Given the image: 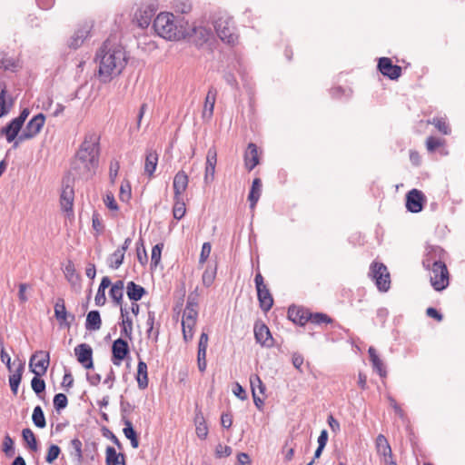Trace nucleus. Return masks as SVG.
<instances>
[{"instance_id": "obj_1", "label": "nucleus", "mask_w": 465, "mask_h": 465, "mask_svg": "<svg viewBox=\"0 0 465 465\" xmlns=\"http://www.w3.org/2000/svg\"><path fill=\"white\" fill-rule=\"evenodd\" d=\"M99 154L100 135L95 132H88L72 162L74 174L81 179L92 178L98 167Z\"/></svg>"}, {"instance_id": "obj_2", "label": "nucleus", "mask_w": 465, "mask_h": 465, "mask_svg": "<svg viewBox=\"0 0 465 465\" xmlns=\"http://www.w3.org/2000/svg\"><path fill=\"white\" fill-rule=\"evenodd\" d=\"M99 62L98 78L101 83H109L121 74L127 64L126 53L120 45L112 44L107 39L96 54Z\"/></svg>"}, {"instance_id": "obj_3", "label": "nucleus", "mask_w": 465, "mask_h": 465, "mask_svg": "<svg viewBox=\"0 0 465 465\" xmlns=\"http://www.w3.org/2000/svg\"><path fill=\"white\" fill-rule=\"evenodd\" d=\"M153 26L158 35L167 40H180L188 35L176 25L172 13H160L153 20Z\"/></svg>"}, {"instance_id": "obj_4", "label": "nucleus", "mask_w": 465, "mask_h": 465, "mask_svg": "<svg viewBox=\"0 0 465 465\" xmlns=\"http://www.w3.org/2000/svg\"><path fill=\"white\" fill-rule=\"evenodd\" d=\"M430 282L436 292L445 290L450 284V273L446 263H439L429 268Z\"/></svg>"}, {"instance_id": "obj_5", "label": "nucleus", "mask_w": 465, "mask_h": 465, "mask_svg": "<svg viewBox=\"0 0 465 465\" xmlns=\"http://www.w3.org/2000/svg\"><path fill=\"white\" fill-rule=\"evenodd\" d=\"M255 288L260 308L262 312H269L273 306V297L264 282L263 276L260 272L254 277Z\"/></svg>"}, {"instance_id": "obj_6", "label": "nucleus", "mask_w": 465, "mask_h": 465, "mask_svg": "<svg viewBox=\"0 0 465 465\" xmlns=\"http://www.w3.org/2000/svg\"><path fill=\"white\" fill-rule=\"evenodd\" d=\"M370 275L375 281L376 286L381 292H387L390 289V273L382 262H372L370 268Z\"/></svg>"}, {"instance_id": "obj_7", "label": "nucleus", "mask_w": 465, "mask_h": 465, "mask_svg": "<svg viewBox=\"0 0 465 465\" xmlns=\"http://www.w3.org/2000/svg\"><path fill=\"white\" fill-rule=\"evenodd\" d=\"M214 28L219 38L225 44L234 45L238 41V35L234 32L232 22L228 19H217Z\"/></svg>"}, {"instance_id": "obj_8", "label": "nucleus", "mask_w": 465, "mask_h": 465, "mask_svg": "<svg viewBox=\"0 0 465 465\" xmlns=\"http://www.w3.org/2000/svg\"><path fill=\"white\" fill-rule=\"evenodd\" d=\"M50 363V354L48 351H37L31 355L29 360V369L36 376H43L46 373Z\"/></svg>"}, {"instance_id": "obj_9", "label": "nucleus", "mask_w": 465, "mask_h": 465, "mask_svg": "<svg viewBox=\"0 0 465 465\" xmlns=\"http://www.w3.org/2000/svg\"><path fill=\"white\" fill-rule=\"evenodd\" d=\"M446 252L443 248L437 245H429L422 259V266L429 268L439 263H445Z\"/></svg>"}, {"instance_id": "obj_10", "label": "nucleus", "mask_w": 465, "mask_h": 465, "mask_svg": "<svg viewBox=\"0 0 465 465\" xmlns=\"http://www.w3.org/2000/svg\"><path fill=\"white\" fill-rule=\"evenodd\" d=\"M45 122V116L44 114L40 113L37 115L34 116L25 125V128L23 130L22 134L18 136V141L23 142L25 140H29L34 138L36 134H38L43 128Z\"/></svg>"}, {"instance_id": "obj_11", "label": "nucleus", "mask_w": 465, "mask_h": 465, "mask_svg": "<svg viewBox=\"0 0 465 465\" xmlns=\"http://www.w3.org/2000/svg\"><path fill=\"white\" fill-rule=\"evenodd\" d=\"M378 71L385 77L391 80H397L402 73L400 65L393 64L389 57H381L377 64Z\"/></svg>"}, {"instance_id": "obj_12", "label": "nucleus", "mask_w": 465, "mask_h": 465, "mask_svg": "<svg viewBox=\"0 0 465 465\" xmlns=\"http://www.w3.org/2000/svg\"><path fill=\"white\" fill-rule=\"evenodd\" d=\"M92 28L93 25L88 22H84V24L80 25L68 40V47L72 49L79 48L84 40L89 36Z\"/></svg>"}, {"instance_id": "obj_13", "label": "nucleus", "mask_w": 465, "mask_h": 465, "mask_svg": "<svg viewBox=\"0 0 465 465\" xmlns=\"http://www.w3.org/2000/svg\"><path fill=\"white\" fill-rule=\"evenodd\" d=\"M54 317L59 322L60 327L70 328L73 322L75 320V316L72 313H68L65 308L64 300L58 298L54 304Z\"/></svg>"}, {"instance_id": "obj_14", "label": "nucleus", "mask_w": 465, "mask_h": 465, "mask_svg": "<svg viewBox=\"0 0 465 465\" xmlns=\"http://www.w3.org/2000/svg\"><path fill=\"white\" fill-rule=\"evenodd\" d=\"M425 196L421 191L412 189L406 194V208L411 213H420L423 209Z\"/></svg>"}, {"instance_id": "obj_15", "label": "nucleus", "mask_w": 465, "mask_h": 465, "mask_svg": "<svg viewBox=\"0 0 465 465\" xmlns=\"http://www.w3.org/2000/svg\"><path fill=\"white\" fill-rule=\"evenodd\" d=\"M130 349L128 342L122 339H116L112 345V362L120 366L122 361H124L129 354Z\"/></svg>"}, {"instance_id": "obj_16", "label": "nucleus", "mask_w": 465, "mask_h": 465, "mask_svg": "<svg viewBox=\"0 0 465 465\" xmlns=\"http://www.w3.org/2000/svg\"><path fill=\"white\" fill-rule=\"evenodd\" d=\"M253 331L256 342L268 348L273 346V338L271 334V331L267 325L262 322L257 321L254 323Z\"/></svg>"}, {"instance_id": "obj_17", "label": "nucleus", "mask_w": 465, "mask_h": 465, "mask_svg": "<svg viewBox=\"0 0 465 465\" xmlns=\"http://www.w3.org/2000/svg\"><path fill=\"white\" fill-rule=\"evenodd\" d=\"M74 353L79 363L85 369L94 368L93 349L87 343H81L74 348Z\"/></svg>"}, {"instance_id": "obj_18", "label": "nucleus", "mask_w": 465, "mask_h": 465, "mask_svg": "<svg viewBox=\"0 0 465 465\" xmlns=\"http://www.w3.org/2000/svg\"><path fill=\"white\" fill-rule=\"evenodd\" d=\"M309 312L304 307L292 305L288 309V319L295 324L304 326L308 322Z\"/></svg>"}, {"instance_id": "obj_19", "label": "nucleus", "mask_w": 465, "mask_h": 465, "mask_svg": "<svg viewBox=\"0 0 465 465\" xmlns=\"http://www.w3.org/2000/svg\"><path fill=\"white\" fill-rule=\"evenodd\" d=\"M156 7L154 5L151 4L144 7H142L135 14L138 25L142 28H146L150 25L152 18L155 15Z\"/></svg>"}, {"instance_id": "obj_20", "label": "nucleus", "mask_w": 465, "mask_h": 465, "mask_svg": "<svg viewBox=\"0 0 465 465\" xmlns=\"http://www.w3.org/2000/svg\"><path fill=\"white\" fill-rule=\"evenodd\" d=\"M188 183L189 177L187 173L183 170L177 172L173 182V196H183L188 187Z\"/></svg>"}, {"instance_id": "obj_21", "label": "nucleus", "mask_w": 465, "mask_h": 465, "mask_svg": "<svg viewBox=\"0 0 465 465\" xmlns=\"http://www.w3.org/2000/svg\"><path fill=\"white\" fill-rule=\"evenodd\" d=\"M74 191L72 185L64 184L60 196L61 208L64 212L73 213Z\"/></svg>"}, {"instance_id": "obj_22", "label": "nucleus", "mask_w": 465, "mask_h": 465, "mask_svg": "<svg viewBox=\"0 0 465 465\" xmlns=\"http://www.w3.org/2000/svg\"><path fill=\"white\" fill-rule=\"evenodd\" d=\"M259 164L258 147L255 143H250L244 153V165L250 172Z\"/></svg>"}, {"instance_id": "obj_23", "label": "nucleus", "mask_w": 465, "mask_h": 465, "mask_svg": "<svg viewBox=\"0 0 465 465\" xmlns=\"http://www.w3.org/2000/svg\"><path fill=\"white\" fill-rule=\"evenodd\" d=\"M217 91L214 87H211L207 93L204 106L203 110V118L211 119L213 114V108L216 100Z\"/></svg>"}, {"instance_id": "obj_24", "label": "nucleus", "mask_w": 465, "mask_h": 465, "mask_svg": "<svg viewBox=\"0 0 465 465\" xmlns=\"http://www.w3.org/2000/svg\"><path fill=\"white\" fill-rule=\"evenodd\" d=\"M25 362L19 361L16 369L13 371L11 375H9V385L12 392L16 395L18 391V387L22 381V376L25 371Z\"/></svg>"}, {"instance_id": "obj_25", "label": "nucleus", "mask_w": 465, "mask_h": 465, "mask_svg": "<svg viewBox=\"0 0 465 465\" xmlns=\"http://www.w3.org/2000/svg\"><path fill=\"white\" fill-rule=\"evenodd\" d=\"M23 124L19 121L13 119L6 126L1 130V134L5 135L7 142H13L21 131Z\"/></svg>"}, {"instance_id": "obj_26", "label": "nucleus", "mask_w": 465, "mask_h": 465, "mask_svg": "<svg viewBox=\"0 0 465 465\" xmlns=\"http://www.w3.org/2000/svg\"><path fill=\"white\" fill-rule=\"evenodd\" d=\"M126 293L131 301L138 302L146 294V290L143 286L131 281L127 282Z\"/></svg>"}, {"instance_id": "obj_27", "label": "nucleus", "mask_w": 465, "mask_h": 465, "mask_svg": "<svg viewBox=\"0 0 465 465\" xmlns=\"http://www.w3.org/2000/svg\"><path fill=\"white\" fill-rule=\"evenodd\" d=\"M262 194V181L255 178L252 181V187L248 195L250 208L254 209Z\"/></svg>"}, {"instance_id": "obj_28", "label": "nucleus", "mask_w": 465, "mask_h": 465, "mask_svg": "<svg viewBox=\"0 0 465 465\" xmlns=\"http://www.w3.org/2000/svg\"><path fill=\"white\" fill-rule=\"evenodd\" d=\"M368 352L373 369L379 373L381 377H386L387 371L385 366L382 361L380 359L379 355L377 354L376 350L373 347H370Z\"/></svg>"}, {"instance_id": "obj_29", "label": "nucleus", "mask_w": 465, "mask_h": 465, "mask_svg": "<svg viewBox=\"0 0 465 465\" xmlns=\"http://www.w3.org/2000/svg\"><path fill=\"white\" fill-rule=\"evenodd\" d=\"M158 163V153L154 150H147L144 163V172L152 176Z\"/></svg>"}, {"instance_id": "obj_30", "label": "nucleus", "mask_w": 465, "mask_h": 465, "mask_svg": "<svg viewBox=\"0 0 465 465\" xmlns=\"http://www.w3.org/2000/svg\"><path fill=\"white\" fill-rule=\"evenodd\" d=\"M102 320L100 312L96 310L91 311L86 316L85 328L88 331H97L101 328Z\"/></svg>"}, {"instance_id": "obj_31", "label": "nucleus", "mask_w": 465, "mask_h": 465, "mask_svg": "<svg viewBox=\"0 0 465 465\" xmlns=\"http://www.w3.org/2000/svg\"><path fill=\"white\" fill-rule=\"evenodd\" d=\"M138 387L141 390H144L148 386V373L147 365L144 361H139L137 365V376H136Z\"/></svg>"}, {"instance_id": "obj_32", "label": "nucleus", "mask_w": 465, "mask_h": 465, "mask_svg": "<svg viewBox=\"0 0 465 465\" xmlns=\"http://www.w3.org/2000/svg\"><path fill=\"white\" fill-rule=\"evenodd\" d=\"M186 213L185 203L183 196H173V214L176 220H181Z\"/></svg>"}, {"instance_id": "obj_33", "label": "nucleus", "mask_w": 465, "mask_h": 465, "mask_svg": "<svg viewBox=\"0 0 465 465\" xmlns=\"http://www.w3.org/2000/svg\"><path fill=\"white\" fill-rule=\"evenodd\" d=\"M308 322H312L316 325L322 324H331L333 322V320L323 312H309V317H307Z\"/></svg>"}, {"instance_id": "obj_34", "label": "nucleus", "mask_w": 465, "mask_h": 465, "mask_svg": "<svg viewBox=\"0 0 465 465\" xmlns=\"http://www.w3.org/2000/svg\"><path fill=\"white\" fill-rule=\"evenodd\" d=\"M216 273H217V263H215L213 266L209 264L206 267V269L203 272V276H202L203 284L205 287H210L215 280Z\"/></svg>"}, {"instance_id": "obj_35", "label": "nucleus", "mask_w": 465, "mask_h": 465, "mask_svg": "<svg viewBox=\"0 0 465 465\" xmlns=\"http://www.w3.org/2000/svg\"><path fill=\"white\" fill-rule=\"evenodd\" d=\"M376 448L380 455L391 454V448L386 437L382 434H379L376 438Z\"/></svg>"}, {"instance_id": "obj_36", "label": "nucleus", "mask_w": 465, "mask_h": 465, "mask_svg": "<svg viewBox=\"0 0 465 465\" xmlns=\"http://www.w3.org/2000/svg\"><path fill=\"white\" fill-rule=\"evenodd\" d=\"M22 437L31 450L36 451L38 450L36 438L31 429H24L22 430Z\"/></svg>"}, {"instance_id": "obj_37", "label": "nucleus", "mask_w": 465, "mask_h": 465, "mask_svg": "<svg viewBox=\"0 0 465 465\" xmlns=\"http://www.w3.org/2000/svg\"><path fill=\"white\" fill-rule=\"evenodd\" d=\"M124 253H123L120 250L116 249L109 257H108V265L112 269H118L124 262Z\"/></svg>"}, {"instance_id": "obj_38", "label": "nucleus", "mask_w": 465, "mask_h": 465, "mask_svg": "<svg viewBox=\"0 0 465 465\" xmlns=\"http://www.w3.org/2000/svg\"><path fill=\"white\" fill-rule=\"evenodd\" d=\"M32 420L34 424L40 429H43L46 426V420L44 414V411L41 406L35 407L33 411Z\"/></svg>"}, {"instance_id": "obj_39", "label": "nucleus", "mask_w": 465, "mask_h": 465, "mask_svg": "<svg viewBox=\"0 0 465 465\" xmlns=\"http://www.w3.org/2000/svg\"><path fill=\"white\" fill-rule=\"evenodd\" d=\"M250 384L252 392H257L259 391L260 394L263 395L265 392V385L262 381L261 378L257 374H252L250 376Z\"/></svg>"}, {"instance_id": "obj_40", "label": "nucleus", "mask_w": 465, "mask_h": 465, "mask_svg": "<svg viewBox=\"0 0 465 465\" xmlns=\"http://www.w3.org/2000/svg\"><path fill=\"white\" fill-rule=\"evenodd\" d=\"M196 434L202 439L205 440L208 435V427L203 416H197L195 419Z\"/></svg>"}, {"instance_id": "obj_41", "label": "nucleus", "mask_w": 465, "mask_h": 465, "mask_svg": "<svg viewBox=\"0 0 465 465\" xmlns=\"http://www.w3.org/2000/svg\"><path fill=\"white\" fill-rule=\"evenodd\" d=\"M105 463L106 465H118L119 464V455L116 452L115 449L112 446H107L105 450Z\"/></svg>"}, {"instance_id": "obj_42", "label": "nucleus", "mask_w": 465, "mask_h": 465, "mask_svg": "<svg viewBox=\"0 0 465 465\" xmlns=\"http://www.w3.org/2000/svg\"><path fill=\"white\" fill-rule=\"evenodd\" d=\"M121 334L125 338L132 340L133 338V321L130 317L122 320Z\"/></svg>"}, {"instance_id": "obj_43", "label": "nucleus", "mask_w": 465, "mask_h": 465, "mask_svg": "<svg viewBox=\"0 0 465 465\" xmlns=\"http://www.w3.org/2000/svg\"><path fill=\"white\" fill-rule=\"evenodd\" d=\"M31 387L35 394L40 396L41 393L45 392L46 385L45 381L41 379V376L35 375L31 381Z\"/></svg>"}, {"instance_id": "obj_44", "label": "nucleus", "mask_w": 465, "mask_h": 465, "mask_svg": "<svg viewBox=\"0 0 465 465\" xmlns=\"http://www.w3.org/2000/svg\"><path fill=\"white\" fill-rule=\"evenodd\" d=\"M2 450L7 457L15 455L14 440L8 433L4 437Z\"/></svg>"}, {"instance_id": "obj_45", "label": "nucleus", "mask_w": 465, "mask_h": 465, "mask_svg": "<svg viewBox=\"0 0 465 465\" xmlns=\"http://www.w3.org/2000/svg\"><path fill=\"white\" fill-rule=\"evenodd\" d=\"M70 446L74 450L71 455L74 456L76 460L81 462L83 460L82 441L78 438H74L71 440Z\"/></svg>"}, {"instance_id": "obj_46", "label": "nucleus", "mask_w": 465, "mask_h": 465, "mask_svg": "<svg viewBox=\"0 0 465 465\" xmlns=\"http://www.w3.org/2000/svg\"><path fill=\"white\" fill-rule=\"evenodd\" d=\"M135 406L130 403L127 401H124L123 398L120 401V409H121V416L122 421L124 422L126 420H130L128 418L129 414L134 410Z\"/></svg>"}, {"instance_id": "obj_47", "label": "nucleus", "mask_w": 465, "mask_h": 465, "mask_svg": "<svg viewBox=\"0 0 465 465\" xmlns=\"http://www.w3.org/2000/svg\"><path fill=\"white\" fill-rule=\"evenodd\" d=\"M163 249V243L160 242L155 244L152 249V256H151V265L156 267L160 261L162 251Z\"/></svg>"}, {"instance_id": "obj_48", "label": "nucleus", "mask_w": 465, "mask_h": 465, "mask_svg": "<svg viewBox=\"0 0 465 465\" xmlns=\"http://www.w3.org/2000/svg\"><path fill=\"white\" fill-rule=\"evenodd\" d=\"M445 143L444 139L436 138L434 136H429L426 140L427 150L430 153L437 150L439 147L443 146Z\"/></svg>"}, {"instance_id": "obj_49", "label": "nucleus", "mask_w": 465, "mask_h": 465, "mask_svg": "<svg viewBox=\"0 0 465 465\" xmlns=\"http://www.w3.org/2000/svg\"><path fill=\"white\" fill-rule=\"evenodd\" d=\"M173 8L177 13L188 14L192 10V5L188 0H174Z\"/></svg>"}, {"instance_id": "obj_50", "label": "nucleus", "mask_w": 465, "mask_h": 465, "mask_svg": "<svg viewBox=\"0 0 465 465\" xmlns=\"http://www.w3.org/2000/svg\"><path fill=\"white\" fill-rule=\"evenodd\" d=\"M54 407L57 411H60L61 410H64L66 408L68 404V399L65 394L64 393H57L54 397Z\"/></svg>"}, {"instance_id": "obj_51", "label": "nucleus", "mask_w": 465, "mask_h": 465, "mask_svg": "<svg viewBox=\"0 0 465 465\" xmlns=\"http://www.w3.org/2000/svg\"><path fill=\"white\" fill-rule=\"evenodd\" d=\"M60 453V447L55 444H51L45 456V461L49 464H52L59 457Z\"/></svg>"}, {"instance_id": "obj_52", "label": "nucleus", "mask_w": 465, "mask_h": 465, "mask_svg": "<svg viewBox=\"0 0 465 465\" xmlns=\"http://www.w3.org/2000/svg\"><path fill=\"white\" fill-rule=\"evenodd\" d=\"M432 124L435 125L437 130L442 134L448 135L451 132L450 125L443 118H434Z\"/></svg>"}, {"instance_id": "obj_53", "label": "nucleus", "mask_w": 465, "mask_h": 465, "mask_svg": "<svg viewBox=\"0 0 465 465\" xmlns=\"http://www.w3.org/2000/svg\"><path fill=\"white\" fill-rule=\"evenodd\" d=\"M136 253L139 262L142 265L146 264L148 261V256L142 239H140L139 242H137Z\"/></svg>"}, {"instance_id": "obj_54", "label": "nucleus", "mask_w": 465, "mask_h": 465, "mask_svg": "<svg viewBox=\"0 0 465 465\" xmlns=\"http://www.w3.org/2000/svg\"><path fill=\"white\" fill-rule=\"evenodd\" d=\"M212 251V245L209 242H206L203 244L200 258H199V264L203 265L206 262L207 259L210 256Z\"/></svg>"}, {"instance_id": "obj_55", "label": "nucleus", "mask_w": 465, "mask_h": 465, "mask_svg": "<svg viewBox=\"0 0 465 465\" xmlns=\"http://www.w3.org/2000/svg\"><path fill=\"white\" fill-rule=\"evenodd\" d=\"M0 66L2 68H4V70H9V71H15L18 64L13 59V58H10V57H4L2 58L1 62H0Z\"/></svg>"}, {"instance_id": "obj_56", "label": "nucleus", "mask_w": 465, "mask_h": 465, "mask_svg": "<svg viewBox=\"0 0 465 465\" xmlns=\"http://www.w3.org/2000/svg\"><path fill=\"white\" fill-rule=\"evenodd\" d=\"M120 170V163L117 160H112L109 166V177L111 183H114Z\"/></svg>"}, {"instance_id": "obj_57", "label": "nucleus", "mask_w": 465, "mask_h": 465, "mask_svg": "<svg viewBox=\"0 0 465 465\" xmlns=\"http://www.w3.org/2000/svg\"><path fill=\"white\" fill-rule=\"evenodd\" d=\"M206 165H213L216 166L217 163V151L214 146H212L208 149L206 154Z\"/></svg>"}, {"instance_id": "obj_58", "label": "nucleus", "mask_w": 465, "mask_h": 465, "mask_svg": "<svg viewBox=\"0 0 465 465\" xmlns=\"http://www.w3.org/2000/svg\"><path fill=\"white\" fill-rule=\"evenodd\" d=\"M109 295L115 305L121 306L123 302L124 292L117 289H110Z\"/></svg>"}, {"instance_id": "obj_59", "label": "nucleus", "mask_w": 465, "mask_h": 465, "mask_svg": "<svg viewBox=\"0 0 465 465\" xmlns=\"http://www.w3.org/2000/svg\"><path fill=\"white\" fill-rule=\"evenodd\" d=\"M124 424V428L123 430V432L124 434V436L130 440L131 438H134L135 436H137V433L136 431L134 430V427H133V424H132V421L130 420H124V422H123Z\"/></svg>"}, {"instance_id": "obj_60", "label": "nucleus", "mask_w": 465, "mask_h": 465, "mask_svg": "<svg viewBox=\"0 0 465 465\" xmlns=\"http://www.w3.org/2000/svg\"><path fill=\"white\" fill-rule=\"evenodd\" d=\"M232 453V448L227 445L218 444L215 449L217 458L228 457Z\"/></svg>"}, {"instance_id": "obj_61", "label": "nucleus", "mask_w": 465, "mask_h": 465, "mask_svg": "<svg viewBox=\"0 0 465 465\" xmlns=\"http://www.w3.org/2000/svg\"><path fill=\"white\" fill-rule=\"evenodd\" d=\"M193 32L196 36H199L201 41L206 42L209 39L210 36V31L206 29L205 27H193Z\"/></svg>"}, {"instance_id": "obj_62", "label": "nucleus", "mask_w": 465, "mask_h": 465, "mask_svg": "<svg viewBox=\"0 0 465 465\" xmlns=\"http://www.w3.org/2000/svg\"><path fill=\"white\" fill-rule=\"evenodd\" d=\"M391 407L394 410L395 413L400 417H404V411L401 406L397 403L396 400L390 394L386 396Z\"/></svg>"}, {"instance_id": "obj_63", "label": "nucleus", "mask_w": 465, "mask_h": 465, "mask_svg": "<svg viewBox=\"0 0 465 465\" xmlns=\"http://www.w3.org/2000/svg\"><path fill=\"white\" fill-rule=\"evenodd\" d=\"M119 198L124 202H126L131 198V186L129 183H126V184L122 183Z\"/></svg>"}, {"instance_id": "obj_64", "label": "nucleus", "mask_w": 465, "mask_h": 465, "mask_svg": "<svg viewBox=\"0 0 465 465\" xmlns=\"http://www.w3.org/2000/svg\"><path fill=\"white\" fill-rule=\"evenodd\" d=\"M214 173H215V166L205 164L204 183L206 184L212 183L214 180Z\"/></svg>"}]
</instances>
